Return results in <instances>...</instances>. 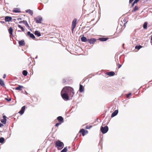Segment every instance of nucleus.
I'll return each mask as SVG.
<instances>
[{
	"mask_svg": "<svg viewBox=\"0 0 152 152\" xmlns=\"http://www.w3.org/2000/svg\"><path fill=\"white\" fill-rule=\"evenodd\" d=\"M9 33L10 34H12L13 32V29L12 27H10L8 29Z\"/></svg>",
	"mask_w": 152,
	"mask_h": 152,
	"instance_id": "5701e85b",
	"label": "nucleus"
},
{
	"mask_svg": "<svg viewBox=\"0 0 152 152\" xmlns=\"http://www.w3.org/2000/svg\"><path fill=\"white\" fill-rule=\"evenodd\" d=\"M12 18V17L9 16H6L5 18V21L7 22H9L11 21Z\"/></svg>",
	"mask_w": 152,
	"mask_h": 152,
	"instance_id": "9b49d317",
	"label": "nucleus"
},
{
	"mask_svg": "<svg viewBox=\"0 0 152 152\" xmlns=\"http://www.w3.org/2000/svg\"><path fill=\"white\" fill-rule=\"evenodd\" d=\"M138 7L137 6H135L134 8V10L132 11V12H135L138 10Z\"/></svg>",
	"mask_w": 152,
	"mask_h": 152,
	"instance_id": "473e14b6",
	"label": "nucleus"
},
{
	"mask_svg": "<svg viewBox=\"0 0 152 152\" xmlns=\"http://www.w3.org/2000/svg\"><path fill=\"white\" fill-rule=\"evenodd\" d=\"M55 146L57 148L58 150H61L63 148L64 144L62 142L58 140L56 142Z\"/></svg>",
	"mask_w": 152,
	"mask_h": 152,
	"instance_id": "f03ea898",
	"label": "nucleus"
},
{
	"mask_svg": "<svg viewBox=\"0 0 152 152\" xmlns=\"http://www.w3.org/2000/svg\"><path fill=\"white\" fill-rule=\"evenodd\" d=\"M18 26L19 28H20L22 30V31H24L25 29L21 26L18 24Z\"/></svg>",
	"mask_w": 152,
	"mask_h": 152,
	"instance_id": "2f4dec72",
	"label": "nucleus"
},
{
	"mask_svg": "<svg viewBox=\"0 0 152 152\" xmlns=\"http://www.w3.org/2000/svg\"><path fill=\"white\" fill-rule=\"evenodd\" d=\"M81 41L82 42H86L88 41V39L84 36H83L81 38Z\"/></svg>",
	"mask_w": 152,
	"mask_h": 152,
	"instance_id": "6ab92c4d",
	"label": "nucleus"
},
{
	"mask_svg": "<svg viewBox=\"0 0 152 152\" xmlns=\"http://www.w3.org/2000/svg\"><path fill=\"white\" fill-rule=\"evenodd\" d=\"M108 127L107 126H105L104 127L101 126L100 128V131L103 134L106 133L108 131Z\"/></svg>",
	"mask_w": 152,
	"mask_h": 152,
	"instance_id": "7ed1b4c3",
	"label": "nucleus"
},
{
	"mask_svg": "<svg viewBox=\"0 0 152 152\" xmlns=\"http://www.w3.org/2000/svg\"><path fill=\"white\" fill-rule=\"evenodd\" d=\"M108 39V37H102L99 39L101 41L105 42Z\"/></svg>",
	"mask_w": 152,
	"mask_h": 152,
	"instance_id": "a211bd4d",
	"label": "nucleus"
},
{
	"mask_svg": "<svg viewBox=\"0 0 152 152\" xmlns=\"http://www.w3.org/2000/svg\"><path fill=\"white\" fill-rule=\"evenodd\" d=\"M17 19L18 20H21V18H19Z\"/></svg>",
	"mask_w": 152,
	"mask_h": 152,
	"instance_id": "09e8293b",
	"label": "nucleus"
},
{
	"mask_svg": "<svg viewBox=\"0 0 152 152\" xmlns=\"http://www.w3.org/2000/svg\"><path fill=\"white\" fill-rule=\"evenodd\" d=\"M66 80L65 79H64L63 80V82L64 83L65 82H66Z\"/></svg>",
	"mask_w": 152,
	"mask_h": 152,
	"instance_id": "de8ad7c7",
	"label": "nucleus"
},
{
	"mask_svg": "<svg viewBox=\"0 0 152 152\" xmlns=\"http://www.w3.org/2000/svg\"><path fill=\"white\" fill-rule=\"evenodd\" d=\"M23 88V86L21 85H19L18 87L15 88V89L16 90H21V88Z\"/></svg>",
	"mask_w": 152,
	"mask_h": 152,
	"instance_id": "412c9836",
	"label": "nucleus"
},
{
	"mask_svg": "<svg viewBox=\"0 0 152 152\" xmlns=\"http://www.w3.org/2000/svg\"><path fill=\"white\" fill-rule=\"evenodd\" d=\"M151 45H152V41H151Z\"/></svg>",
	"mask_w": 152,
	"mask_h": 152,
	"instance_id": "864d4df0",
	"label": "nucleus"
},
{
	"mask_svg": "<svg viewBox=\"0 0 152 152\" xmlns=\"http://www.w3.org/2000/svg\"><path fill=\"white\" fill-rule=\"evenodd\" d=\"M3 124H1L0 123V127H1V126H3Z\"/></svg>",
	"mask_w": 152,
	"mask_h": 152,
	"instance_id": "c03bdc74",
	"label": "nucleus"
},
{
	"mask_svg": "<svg viewBox=\"0 0 152 152\" xmlns=\"http://www.w3.org/2000/svg\"><path fill=\"white\" fill-rule=\"evenodd\" d=\"M18 43L19 46H24L25 45V41L24 40H22L20 41H18Z\"/></svg>",
	"mask_w": 152,
	"mask_h": 152,
	"instance_id": "2eb2a0df",
	"label": "nucleus"
},
{
	"mask_svg": "<svg viewBox=\"0 0 152 152\" xmlns=\"http://www.w3.org/2000/svg\"><path fill=\"white\" fill-rule=\"evenodd\" d=\"M76 21L77 20L75 18L72 21V31H73V29L75 28L76 26Z\"/></svg>",
	"mask_w": 152,
	"mask_h": 152,
	"instance_id": "423d86ee",
	"label": "nucleus"
},
{
	"mask_svg": "<svg viewBox=\"0 0 152 152\" xmlns=\"http://www.w3.org/2000/svg\"><path fill=\"white\" fill-rule=\"evenodd\" d=\"M22 73L24 76H26L27 75L28 72L26 70H24L23 71Z\"/></svg>",
	"mask_w": 152,
	"mask_h": 152,
	"instance_id": "393cba45",
	"label": "nucleus"
},
{
	"mask_svg": "<svg viewBox=\"0 0 152 152\" xmlns=\"http://www.w3.org/2000/svg\"><path fill=\"white\" fill-rule=\"evenodd\" d=\"M22 31V30H18V32H21Z\"/></svg>",
	"mask_w": 152,
	"mask_h": 152,
	"instance_id": "8fccbe9b",
	"label": "nucleus"
},
{
	"mask_svg": "<svg viewBox=\"0 0 152 152\" xmlns=\"http://www.w3.org/2000/svg\"><path fill=\"white\" fill-rule=\"evenodd\" d=\"M4 141V139L3 137H1L0 138V143H3Z\"/></svg>",
	"mask_w": 152,
	"mask_h": 152,
	"instance_id": "7c9ffc66",
	"label": "nucleus"
},
{
	"mask_svg": "<svg viewBox=\"0 0 152 152\" xmlns=\"http://www.w3.org/2000/svg\"><path fill=\"white\" fill-rule=\"evenodd\" d=\"M61 124V122H58L55 125L56 126H58L59 125H60Z\"/></svg>",
	"mask_w": 152,
	"mask_h": 152,
	"instance_id": "f704fd0d",
	"label": "nucleus"
},
{
	"mask_svg": "<svg viewBox=\"0 0 152 152\" xmlns=\"http://www.w3.org/2000/svg\"><path fill=\"white\" fill-rule=\"evenodd\" d=\"M152 41V36L151 37V41Z\"/></svg>",
	"mask_w": 152,
	"mask_h": 152,
	"instance_id": "3c124183",
	"label": "nucleus"
},
{
	"mask_svg": "<svg viewBox=\"0 0 152 152\" xmlns=\"http://www.w3.org/2000/svg\"><path fill=\"white\" fill-rule=\"evenodd\" d=\"M34 20L37 23H41L42 20V18L41 16H39L34 18Z\"/></svg>",
	"mask_w": 152,
	"mask_h": 152,
	"instance_id": "39448f33",
	"label": "nucleus"
},
{
	"mask_svg": "<svg viewBox=\"0 0 152 152\" xmlns=\"http://www.w3.org/2000/svg\"><path fill=\"white\" fill-rule=\"evenodd\" d=\"M79 132L82 134L83 136H84L88 133V131L87 130H85L84 129H82L80 130Z\"/></svg>",
	"mask_w": 152,
	"mask_h": 152,
	"instance_id": "0eeeda50",
	"label": "nucleus"
},
{
	"mask_svg": "<svg viewBox=\"0 0 152 152\" xmlns=\"http://www.w3.org/2000/svg\"><path fill=\"white\" fill-rule=\"evenodd\" d=\"M25 93H26V94H27V92H26V91H25Z\"/></svg>",
	"mask_w": 152,
	"mask_h": 152,
	"instance_id": "603ef678",
	"label": "nucleus"
},
{
	"mask_svg": "<svg viewBox=\"0 0 152 152\" xmlns=\"http://www.w3.org/2000/svg\"><path fill=\"white\" fill-rule=\"evenodd\" d=\"M1 121L3 124H5L7 121V119L6 118H5L1 119Z\"/></svg>",
	"mask_w": 152,
	"mask_h": 152,
	"instance_id": "a878e982",
	"label": "nucleus"
},
{
	"mask_svg": "<svg viewBox=\"0 0 152 152\" xmlns=\"http://www.w3.org/2000/svg\"><path fill=\"white\" fill-rule=\"evenodd\" d=\"M25 20H23V21H19V23H20V24H21V23H23V21H24Z\"/></svg>",
	"mask_w": 152,
	"mask_h": 152,
	"instance_id": "ea45409f",
	"label": "nucleus"
},
{
	"mask_svg": "<svg viewBox=\"0 0 152 152\" xmlns=\"http://www.w3.org/2000/svg\"><path fill=\"white\" fill-rule=\"evenodd\" d=\"M96 39L95 38H91L88 39V42L90 44H93L96 41Z\"/></svg>",
	"mask_w": 152,
	"mask_h": 152,
	"instance_id": "6e6552de",
	"label": "nucleus"
},
{
	"mask_svg": "<svg viewBox=\"0 0 152 152\" xmlns=\"http://www.w3.org/2000/svg\"><path fill=\"white\" fill-rule=\"evenodd\" d=\"M34 34L36 35L39 37L41 36V33L38 31L36 30L35 31Z\"/></svg>",
	"mask_w": 152,
	"mask_h": 152,
	"instance_id": "aec40b11",
	"label": "nucleus"
},
{
	"mask_svg": "<svg viewBox=\"0 0 152 152\" xmlns=\"http://www.w3.org/2000/svg\"><path fill=\"white\" fill-rule=\"evenodd\" d=\"M135 4V3H134V2H133L132 4V5H131V7H133L134 6V5Z\"/></svg>",
	"mask_w": 152,
	"mask_h": 152,
	"instance_id": "4c0bfd02",
	"label": "nucleus"
},
{
	"mask_svg": "<svg viewBox=\"0 0 152 152\" xmlns=\"http://www.w3.org/2000/svg\"><path fill=\"white\" fill-rule=\"evenodd\" d=\"M118 113V110H115L111 114V117L113 118Z\"/></svg>",
	"mask_w": 152,
	"mask_h": 152,
	"instance_id": "4468645a",
	"label": "nucleus"
},
{
	"mask_svg": "<svg viewBox=\"0 0 152 152\" xmlns=\"http://www.w3.org/2000/svg\"><path fill=\"white\" fill-rule=\"evenodd\" d=\"M5 99L8 102H9L11 100V98H5Z\"/></svg>",
	"mask_w": 152,
	"mask_h": 152,
	"instance_id": "72a5a7b5",
	"label": "nucleus"
},
{
	"mask_svg": "<svg viewBox=\"0 0 152 152\" xmlns=\"http://www.w3.org/2000/svg\"><path fill=\"white\" fill-rule=\"evenodd\" d=\"M6 74H4V75L3 78H6Z\"/></svg>",
	"mask_w": 152,
	"mask_h": 152,
	"instance_id": "79ce46f5",
	"label": "nucleus"
},
{
	"mask_svg": "<svg viewBox=\"0 0 152 152\" xmlns=\"http://www.w3.org/2000/svg\"><path fill=\"white\" fill-rule=\"evenodd\" d=\"M23 22V24L25 25L26 27H28L29 28V25L28 23L27 22L26 20H25Z\"/></svg>",
	"mask_w": 152,
	"mask_h": 152,
	"instance_id": "c756f323",
	"label": "nucleus"
},
{
	"mask_svg": "<svg viewBox=\"0 0 152 152\" xmlns=\"http://www.w3.org/2000/svg\"><path fill=\"white\" fill-rule=\"evenodd\" d=\"M140 0H134V2L135 3H137Z\"/></svg>",
	"mask_w": 152,
	"mask_h": 152,
	"instance_id": "e433bc0d",
	"label": "nucleus"
},
{
	"mask_svg": "<svg viewBox=\"0 0 152 152\" xmlns=\"http://www.w3.org/2000/svg\"><path fill=\"white\" fill-rule=\"evenodd\" d=\"M91 127H92V126H89V127H88V126H86V128L87 129H90V128H91Z\"/></svg>",
	"mask_w": 152,
	"mask_h": 152,
	"instance_id": "a19ab883",
	"label": "nucleus"
},
{
	"mask_svg": "<svg viewBox=\"0 0 152 152\" xmlns=\"http://www.w3.org/2000/svg\"><path fill=\"white\" fill-rule=\"evenodd\" d=\"M79 91L80 93H82L84 92V87L81 84H80Z\"/></svg>",
	"mask_w": 152,
	"mask_h": 152,
	"instance_id": "ddd939ff",
	"label": "nucleus"
},
{
	"mask_svg": "<svg viewBox=\"0 0 152 152\" xmlns=\"http://www.w3.org/2000/svg\"><path fill=\"white\" fill-rule=\"evenodd\" d=\"M106 74L108 76H112L114 75L115 73L114 72L111 71L107 72Z\"/></svg>",
	"mask_w": 152,
	"mask_h": 152,
	"instance_id": "f3484780",
	"label": "nucleus"
},
{
	"mask_svg": "<svg viewBox=\"0 0 152 152\" xmlns=\"http://www.w3.org/2000/svg\"><path fill=\"white\" fill-rule=\"evenodd\" d=\"M57 119L59 122H61L62 123L63 122L64 118L61 116H59L57 118Z\"/></svg>",
	"mask_w": 152,
	"mask_h": 152,
	"instance_id": "dca6fc26",
	"label": "nucleus"
},
{
	"mask_svg": "<svg viewBox=\"0 0 152 152\" xmlns=\"http://www.w3.org/2000/svg\"><path fill=\"white\" fill-rule=\"evenodd\" d=\"M37 57L35 58H37Z\"/></svg>",
	"mask_w": 152,
	"mask_h": 152,
	"instance_id": "5fc2aeb1",
	"label": "nucleus"
},
{
	"mask_svg": "<svg viewBox=\"0 0 152 152\" xmlns=\"http://www.w3.org/2000/svg\"><path fill=\"white\" fill-rule=\"evenodd\" d=\"M27 35L29 36L30 37L32 38L33 39H34L35 38V36L34 34L32 33H31L29 31L27 32Z\"/></svg>",
	"mask_w": 152,
	"mask_h": 152,
	"instance_id": "9d476101",
	"label": "nucleus"
},
{
	"mask_svg": "<svg viewBox=\"0 0 152 152\" xmlns=\"http://www.w3.org/2000/svg\"><path fill=\"white\" fill-rule=\"evenodd\" d=\"M12 12L14 13H20L21 11L20 9L18 8H15L13 9Z\"/></svg>",
	"mask_w": 152,
	"mask_h": 152,
	"instance_id": "f8f14e48",
	"label": "nucleus"
},
{
	"mask_svg": "<svg viewBox=\"0 0 152 152\" xmlns=\"http://www.w3.org/2000/svg\"><path fill=\"white\" fill-rule=\"evenodd\" d=\"M67 151V147H66L62 149L61 152H66Z\"/></svg>",
	"mask_w": 152,
	"mask_h": 152,
	"instance_id": "c85d7f7f",
	"label": "nucleus"
},
{
	"mask_svg": "<svg viewBox=\"0 0 152 152\" xmlns=\"http://www.w3.org/2000/svg\"><path fill=\"white\" fill-rule=\"evenodd\" d=\"M147 23L145 22L144 23L143 27L144 29H146L147 28Z\"/></svg>",
	"mask_w": 152,
	"mask_h": 152,
	"instance_id": "cd10ccee",
	"label": "nucleus"
},
{
	"mask_svg": "<svg viewBox=\"0 0 152 152\" xmlns=\"http://www.w3.org/2000/svg\"><path fill=\"white\" fill-rule=\"evenodd\" d=\"M61 95L62 98L65 101L68 100L70 97L66 93H64L63 91H61Z\"/></svg>",
	"mask_w": 152,
	"mask_h": 152,
	"instance_id": "20e7f679",
	"label": "nucleus"
},
{
	"mask_svg": "<svg viewBox=\"0 0 152 152\" xmlns=\"http://www.w3.org/2000/svg\"><path fill=\"white\" fill-rule=\"evenodd\" d=\"M131 93H129V94H128L127 96H126V97L127 98H129V96L130 95H131Z\"/></svg>",
	"mask_w": 152,
	"mask_h": 152,
	"instance_id": "c9c22d12",
	"label": "nucleus"
},
{
	"mask_svg": "<svg viewBox=\"0 0 152 152\" xmlns=\"http://www.w3.org/2000/svg\"><path fill=\"white\" fill-rule=\"evenodd\" d=\"M134 0H129V3H131Z\"/></svg>",
	"mask_w": 152,
	"mask_h": 152,
	"instance_id": "37998d69",
	"label": "nucleus"
},
{
	"mask_svg": "<svg viewBox=\"0 0 152 152\" xmlns=\"http://www.w3.org/2000/svg\"><path fill=\"white\" fill-rule=\"evenodd\" d=\"M121 65L120 64H118V68H121Z\"/></svg>",
	"mask_w": 152,
	"mask_h": 152,
	"instance_id": "58836bf2",
	"label": "nucleus"
},
{
	"mask_svg": "<svg viewBox=\"0 0 152 152\" xmlns=\"http://www.w3.org/2000/svg\"><path fill=\"white\" fill-rule=\"evenodd\" d=\"M25 108V106H23L21 107L20 110L19 112L18 113H19L21 115H23L24 112Z\"/></svg>",
	"mask_w": 152,
	"mask_h": 152,
	"instance_id": "1a4fd4ad",
	"label": "nucleus"
},
{
	"mask_svg": "<svg viewBox=\"0 0 152 152\" xmlns=\"http://www.w3.org/2000/svg\"><path fill=\"white\" fill-rule=\"evenodd\" d=\"M26 12L27 13H28L31 15H33V11L30 9H28L26 10Z\"/></svg>",
	"mask_w": 152,
	"mask_h": 152,
	"instance_id": "4be33fe9",
	"label": "nucleus"
},
{
	"mask_svg": "<svg viewBox=\"0 0 152 152\" xmlns=\"http://www.w3.org/2000/svg\"><path fill=\"white\" fill-rule=\"evenodd\" d=\"M3 119L6 118V117L5 115H3Z\"/></svg>",
	"mask_w": 152,
	"mask_h": 152,
	"instance_id": "49530a36",
	"label": "nucleus"
},
{
	"mask_svg": "<svg viewBox=\"0 0 152 152\" xmlns=\"http://www.w3.org/2000/svg\"><path fill=\"white\" fill-rule=\"evenodd\" d=\"M65 93L67 94L69 97H72L74 94L73 89L70 87L65 86L61 90Z\"/></svg>",
	"mask_w": 152,
	"mask_h": 152,
	"instance_id": "f257e3e1",
	"label": "nucleus"
},
{
	"mask_svg": "<svg viewBox=\"0 0 152 152\" xmlns=\"http://www.w3.org/2000/svg\"><path fill=\"white\" fill-rule=\"evenodd\" d=\"M0 22H1V23L2 24L5 23V22L4 21H0Z\"/></svg>",
	"mask_w": 152,
	"mask_h": 152,
	"instance_id": "a18cd8bd",
	"label": "nucleus"
},
{
	"mask_svg": "<svg viewBox=\"0 0 152 152\" xmlns=\"http://www.w3.org/2000/svg\"><path fill=\"white\" fill-rule=\"evenodd\" d=\"M142 47V46H141V45H137L135 47V48L139 50Z\"/></svg>",
	"mask_w": 152,
	"mask_h": 152,
	"instance_id": "bb28decb",
	"label": "nucleus"
},
{
	"mask_svg": "<svg viewBox=\"0 0 152 152\" xmlns=\"http://www.w3.org/2000/svg\"><path fill=\"white\" fill-rule=\"evenodd\" d=\"M0 85L2 86H5L4 81L1 79H0Z\"/></svg>",
	"mask_w": 152,
	"mask_h": 152,
	"instance_id": "b1692460",
	"label": "nucleus"
}]
</instances>
